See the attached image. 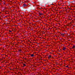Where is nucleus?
Wrapping results in <instances>:
<instances>
[{
    "label": "nucleus",
    "instance_id": "4",
    "mask_svg": "<svg viewBox=\"0 0 75 75\" xmlns=\"http://www.w3.org/2000/svg\"><path fill=\"white\" fill-rule=\"evenodd\" d=\"M72 48H73V49H74V48H75V45H74L73 47H72Z\"/></svg>",
    "mask_w": 75,
    "mask_h": 75
},
{
    "label": "nucleus",
    "instance_id": "5",
    "mask_svg": "<svg viewBox=\"0 0 75 75\" xmlns=\"http://www.w3.org/2000/svg\"><path fill=\"white\" fill-rule=\"evenodd\" d=\"M23 6H24L25 7V6H26V4H23Z\"/></svg>",
    "mask_w": 75,
    "mask_h": 75
},
{
    "label": "nucleus",
    "instance_id": "10",
    "mask_svg": "<svg viewBox=\"0 0 75 75\" xmlns=\"http://www.w3.org/2000/svg\"><path fill=\"white\" fill-rule=\"evenodd\" d=\"M39 14H40V15H41V13H39Z\"/></svg>",
    "mask_w": 75,
    "mask_h": 75
},
{
    "label": "nucleus",
    "instance_id": "7",
    "mask_svg": "<svg viewBox=\"0 0 75 75\" xmlns=\"http://www.w3.org/2000/svg\"><path fill=\"white\" fill-rule=\"evenodd\" d=\"M65 67H68V65H67V66H65Z\"/></svg>",
    "mask_w": 75,
    "mask_h": 75
},
{
    "label": "nucleus",
    "instance_id": "3",
    "mask_svg": "<svg viewBox=\"0 0 75 75\" xmlns=\"http://www.w3.org/2000/svg\"><path fill=\"white\" fill-rule=\"evenodd\" d=\"M34 57V54L31 55L30 57Z\"/></svg>",
    "mask_w": 75,
    "mask_h": 75
},
{
    "label": "nucleus",
    "instance_id": "2",
    "mask_svg": "<svg viewBox=\"0 0 75 75\" xmlns=\"http://www.w3.org/2000/svg\"><path fill=\"white\" fill-rule=\"evenodd\" d=\"M51 55H49V56L48 57V59H50V58H51Z\"/></svg>",
    "mask_w": 75,
    "mask_h": 75
},
{
    "label": "nucleus",
    "instance_id": "1",
    "mask_svg": "<svg viewBox=\"0 0 75 75\" xmlns=\"http://www.w3.org/2000/svg\"><path fill=\"white\" fill-rule=\"evenodd\" d=\"M66 50V47H64L63 48V50Z\"/></svg>",
    "mask_w": 75,
    "mask_h": 75
},
{
    "label": "nucleus",
    "instance_id": "6",
    "mask_svg": "<svg viewBox=\"0 0 75 75\" xmlns=\"http://www.w3.org/2000/svg\"><path fill=\"white\" fill-rule=\"evenodd\" d=\"M23 65L24 66H26V65L24 64H23Z\"/></svg>",
    "mask_w": 75,
    "mask_h": 75
},
{
    "label": "nucleus",
    "instance_id": "8",
    "mask_svg": "<svg viewBox=\"0 0 75 75\" xmlns=\"http://www.w3.org/2000/svg\"><path fill=\"white\" fill-rule=\"evenodd\" d=\"M9 32H11L12 31H11V30H9Z\"/></svg>",
    "mask_w": 75,
    "mask_h": 75
},
{
    "label": "nucleus",
    "instance_id": "9",
    "mask_svg": "<svg viewBox=\"0 0 75 75\" xmlns=\"http://www.w3.org/2000/svg\"><path fill=\"white\" fill-rule=\"evenodd\" d=\"M61 35H64V34H61Z\"/></svg>",
    "mask_w": 75,
    "mask_h": 75
}]
</instances>
